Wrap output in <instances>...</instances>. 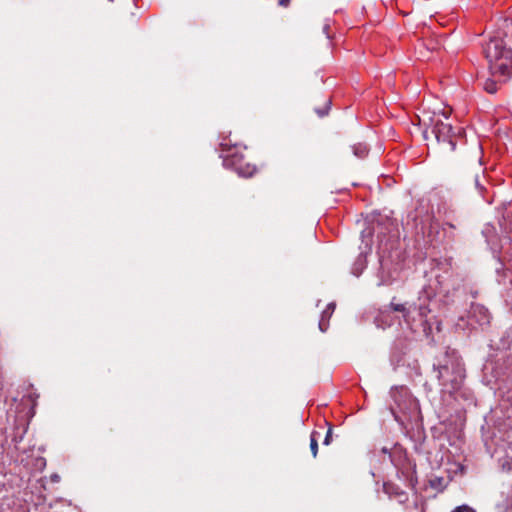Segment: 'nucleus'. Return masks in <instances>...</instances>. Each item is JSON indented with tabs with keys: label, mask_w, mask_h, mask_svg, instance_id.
Here are the masks:
<instances>
[{
	"label": "nucleus",
	"mask_w": 512,
	"mask_h": 512,
	"mask_svg": "<svg viewBox=\"0 0 512 512\" xmlns=\"http://www.w3.org/2000/svg\"><path fill=\"white\" fill-rule=\"evenodd\" d=\"M483 51L492 75L505 78L512 76V51L506 47L502 38L492 37L484 45Z\"/></svg>",
	"instance_id": "2"
},
{
	"label": "nucleus",
	"mask_w": 512,
	"mask_h": 512,
	"mask_svg": "<svg viewBox=\"0 0 512 512\" xmlns=\"http://www.w3.org/2000/svg\"><path fill=\"white\" fill-rule=\"evenodd\" d=\"M424 137L427 138V130L424 131Z\"/></svg>",
	"instance_id": "15"
},
{
	"label": "nucleus",
	"mask_w": 512,
	"mask_h": 512,
	"mask_svg": "<svg viewBox=\"0 0 512 512\" xmlns=\"http://www.w3.org/2000/svg\"><path fill=\"white\" fill-rule=\"evenodd\" d=\"M354 154L358 157H364L367 155L368 150L365 145L359 144L358 146H354Z\"/></svg>",
	"instance_id": "9"
},
{
	"label": "nucleus",
	"mask_w": 512,
	"mask_h": 512,
	"mask_svg": "<svg viewBox=\"0 0 512 512\" xmlns=\"http://www.w3.org/2000/svg\"><path fill=\"white\" fill-rule=\"evenodd\" d=\"M383 490L389 497L397 499L399 503L408 501V494L393 483H384Z\"/></svg>",
	"instance_id": "5"
},
{
	"label": "nucleus",
	"mask_w": 512,
	"mask_h": 512,
	"mask_svg": "<svg viewBox=\"0 0 512 512\" xmlns=\"http://www.w3.org/2000/svg\"><path fill=\"white\" fill-rule=\"evenodd\" d=\"M332 439H333V427L330 425L327 432H326V435H325V438L323 440V445H330L332 443Z\"/></svg>",
	"instance_id": "10"
},
{
	"label": "nucleus",
	"mask_w": 512,
	"mask_h": 512,
	"mask_svg": "<svg viewBox=\"0 0 512 512\" xmlns=\"http://www.w3.org/2000/svg\"><path fill=\"white\" fill-rule=\"evenodd\" d=\"M412 305V315H415L416 321L426 322V317L430 310L424 304L417 305L416 303Z\"/></svg>",
	"instance_id": "6"
},
{
	"label": "nucleus",
	"mask_w": 512,
	"mask_h": 512,
	"mask_svg": "<svg viewBox=\"0 0 512 512\" xmlns=\"http://www.w3.org/2000/svg\"><path fill=\"white\" fill-rule=\"evenodd\" d=\"M390 309L395 312H400L402 314L404 322L409 326L412 327L413 324L416 322L415 315H412V305L409 304H399L391 302L389 305Z\"/></svg>",
	"instance_id": "4"
},
{
	"label": "nucleus",
	"mask_w": 512,
	"mask_h": 512,
	"mask_svg": "<svg viewBox=\"0 0 512 512\" xmlns=\"http://www.w3.org/2000/svg\"><path fill=\"white\" fill-rule=\"evenodd\" d=\"M291 0H279V5L282 7H287L290 4Z\"/></svg>",
	"instance_id": "14"
},
{
	"label": "nucleus",
	"mask_w": 512,
	"mask_h": 512,
	"mask_svg": "<svg viewBox=\"0 0 512 512\" xmlns=\"http://www.w3.org/2000/svg\"><path fill=\"white\" fill-rule=\"evenodd\" d=\"M330 104H331V101L330 100H327L325 102V106L323 109H316V113L320 116V117H323L325 115L328 114V111L330 109Z\"/></svg>",
	"instance_id": "11"
},
{
	"label": "nucleus",
	"mask_w": 512,
	"mask_h": 512,
	"mask_svg": "<svg viewBox=\"0 0 512 512\" xmlns=\"http://www.w3.org/2000/svg\"><path fill=\"white\" fill-rule=\"evenodd\" d=\"M319 327H320V330L324 331V329H323V327H322L321 323L319 324Z\"/></svg>",
	"instance_id": "16"
},
{
	"label": "nucleus",
	"mask_w": 512,
	"mask_h": 512,
	"mask_svg": "<svg viewBox=\"0 0 512 512\" xmlns=\"http://www.w3.org/2000/svg\"><path fill=\"white\" fill-rule=\"evenodd\" d=\"M244 148L237 144H230L225 141L220 144L221 157L223 165L226 168L234 170L239 176L251 177L256 172V166L246 161L242 152Z\"/></svg>",
	"instance_id": "3"
},
{
	"label": "nucleus",
	"mask_w": 512,
	"mask_h": 512,
	"mask_svg": "<svg viewBox=\"0 0 512 512\" xmlns=\"http://www.w3.org/2000/svg\"><path fill=\"white\" fill-rule=\"evenodd\" d=\"M442 370L447 371V370H448V367H447V366H442V367L439 369L437 378H438V380H440V381L442 380Z\"/></svg>",
	"instance_id": "13"
},
{
	"label": "nucleus",
	"mask_w": 512,
	"mask_h": 512,
	"mask_svg": "<svg viewBox=\"0 0 512 512\" xmlns=\"http://www.w3.org/2000/svg\"><path fill=\"white\" fill-rule=\"evenodd\" d=\"M318 436L319 433L317 431H313L310 435V450L313 458H316L318 455Z\"/></svg>",
	"instance_id": "7"
},
{
	"label": "nucleus",
	"mask_w": 512,
	"mask_h": 512,
	"mask_svg": "<svg viewBox=\"0 0 512 512\" xmlns=\"http://www.w3.org/2000/svg\"><path fill=\"white\" fill-rule=\"evenodd\" d=\"M445 121L439 115L431 118V133L435 136L443 153L454 152L458 144L465 145V131L462 127H453L448 121L449 114L443 112Z\"/></svg>",
	"instance_id": "1"
},
{
	"label": "nucleus",
	"mask_w": 512,
	"mask_h": 512,
	"mask_svg": "<svg viewBox=\"0 0 512 512\" xmlns=\"http://www.w3.org/2000/svg\"><path fill=\"white\" fill-rule=\"evenodd\" d=\"M483 88L486 92L490 93V94H494L497 92L498 90V87H497V82L493 79H490V78H487L484 82H483Z\"/></svg>",
	"instance_id": "8"
},
{
	"label": "nucleus",
	"mask_w": 512,
	"mask_h": 512,
	"mask_svg": "<svg viewBox=\"0 0 512 512\" xmlns=\"http://www.w3.org/2000/svg\"><path fill=\"white\" fill-rule=\"evenodd\" d=\"M452 512H475V510L468 505L457 506Z\"/></svg>",
	"instance_id": "12"
}]
</instances>
